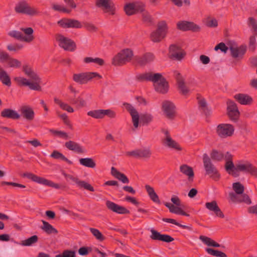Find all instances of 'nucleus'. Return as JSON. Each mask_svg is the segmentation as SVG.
<instances>
[{
    "label": "nucleus",
    "mask_w": 257,
    "mask_h": 257,
    "mask_svg": "<svg viewBox=\"0 0 257 257\" xmlns=\"http://www.w3.org/2000/svg\"><path fill=\"white\" fill-rule=\"evenodd\" d=\"M23 71L27 76L29 79L21 77H16L15 80L19 85L29 86L31 90H40L41 79L32 68L28 65H24L23 67Z\"/></svg>",
    "instance_id": "obj_1"
},
{
    "label": "nucleus",
    "mask_w": 257,
    "mask_h": 257,
    "mask_svg": "<svg viewBox=\"0 0 257 257\" xmlns=\"http://www.w3.org/2000/svg\"><path fill=\"white\" fill-rule=\"evenodd\" d=\"M23 71L27 76L29 79L21 77H16L15 80L19 85L29 86L31 90H40L41 79L32 68L28 65H24L23 67Z\"/></svg>",
    "instance_id": "obj_2"
},
{
    "label": "nucleus",
    "mask_w": 257,
    "mask_h": 257,
    "mask_svg": "<svg viewBox=\"0 0 257 257\" xmlns=\"http://www.w3.org/2000/svg\"><path fill=\"white\" fill-rule=\"evenodd\" d=\"M123 106L131 115L133 123L135 128H137L139 126L140 118V122L143 125H148L152 121L153 116L152 114L146 113L142 114L140 116L137 110L131 104L124 102L123 103Z\"/></svg>",
    "instance_id": "obj_3"
},
{
    "label": "nucleus",
    "mask_w": 257,
    "mask_h": 257,
    "mask_svg": "<svg viewBox=\"0 0 257 257\" xmlns=\"http://www.w3.org/2000/svg\"><path fill=\"white\" fill-rule=\"evenodd\" d=\"M202 160L206 174L209 175L214 180L218 181L220 177V175L212 162L211 158L205 153L203 155Z\"/></svg>",
    "instance_id": "obj_4"
},
{
    "label": "nucleus",
    "mask_w": 257,
    "mask_h": 257,
    "mask_svg": "<svg viewBox=\"0 0 257 257\" xmlns=\"http://www.w3.org/2000/svg\"><path fill=\"white\" fill-rule=\"evenodd\" d=\"M21 30L24 33L25 36L21 32L15 30L9 32L8 35L14 38L27 43H30L33 41L34 39L33 35L34 30L32 28H22Z\"/></svg>",
    "instance_id": "obj_5"
},
{
    "label": "nucleus",
    "mask_w": 257,
    "mask_h": 257,
    "mask_svg": "<svg viewBox=\"0 0 257 257\" xmlns=\"http://www.w3.org/2000/svg\"><path fill=\"white\" fill-rule=\"evenodd\" d=\"M133 56V52L131 49H123L113 57L112 64L115 66L123 65L130 62Z\"/></svg>",
    "instance_id": "obj_6"
},
{
    "label": "nucleus",
    "mask_w": 257,
    "mask_h": 257,
    "mask_svg": "<svg viewBox=\"0 0 257 257\" xmlns=\"http://www.w3.org/2000/svg\"><path fill=\"white\" fill-rule=\"evenodd\" d=\"M168 26L165 21H162L158 23L157 29L153 31L150 35V38L154 42H159L164 39L168 31Z\"/></svg>",
    "instance_id": "obj_7"
},
{
    "label": "nucleus",
    "mask_w": 257,
    "mask_h": 257,
    "mask_svg": "<svg viewBox=\"0 0 257 257\" xmlns=\"http://www.w3.org/2000/svg\"><path fill=\"white\" fill-rule=\"evenodd\" d=\"M94 78L100 79L102 76L97 72H84L74 74L72 79L76 83L82 85L86 84Z\"/></svg>",
    "instance_id": "obj_8"
},
{
    "label": "nucleus",
    "mask_w": 257,
    "mask_h": 257,
    "mask_svg": "<svg viewBox=\"0 0 257 257\" xmlns=\"http://www.w3.org/2000/svg\"><path fill=\"white\" fill-rule=\"evenodd\" d=\"M15 11L17 13L26 14L29 16H35L39 13L36 8L31 7L25 0L21 1L16 4Z\"/></svg>",
    "instance_id": "obj_9"
},
{
    "label": "nucleus",
    "mask_w": 257,
    "mask_h": 257,
    "mask_svg": "<svg viewBox=\"0 0 257 257\" xmlns=\"http://www.w3.org/2000/svg\"><path fill=\"white\" fill-rule=\"evenodd\" d=\"M215 132L220 138L225 139L233 135L234 128L231 124L220 123L216 126Z\"/></svg>",
    "instance_id": "obj_10"
},
{
    "label": "nucleus",
    "mask_w": 257,
    "mask_h": 257,
    "mask_svg": "<svg viewBox=\"0 0 257 257\" xmlns=\"http://www.w3.org/2000/svg\"><path fill=\"white\" fill-rule=\"evenodd\" d=\"M55 37L59 46L65 50L73 51L75 49L76 45L70 39L60 34H56Z\"/></svg>",
    "instance_id": "obj_11"
},
{
    "label": "nucleus",
    "mask_w": 257,
    "mask_h": 257,
    "mask_svg": "<svg viewBox=\"0 0 257 257\" xmlns=\"http://www.w3.org/2000/svg\"><path fill=\"white\" fill-rule=\"evenodd\" d=\"M162 132L164 135L162 139V143L165 147L177 151H180L182 150L180 145L172 138L169 132L167 130L163 129Z\"/></svg>",
    "instance_id": "obj_12"
},
{
    "label": "nucleus",
    "mask_w": 257,
    "mask_h": 257,
    "mask_svg": "<svg viewBox=\"0 0 257 257\" xmlns=\"http://www.w3.org/2000/svg\"><path fill=\"white\" fill-rule=\"evenodd\" d=\"M23 177L27 178L32 181L38 183L39 184H43L46 186H50L56 189L59 188V185L58 184L55 183L51 181L45 179L43 177L38 176L32 173L26 172L21 175Z\"/></svg>",
    "instance_id": "obj_13"
},
{
    "label": "nucleus",
    "mask_w": 257,
    "mask_h": 257,
    "mask_svg": "<svg viewBox=\"0 0 257 257\" xmlns=\"http://www.w3.org/2000/svg\"><path fill=\"white\" fill-rule=\"evenodd\" d=\"M145 4L141 2L128 3L124 7V11L127 16L134 15L145 10Z\"/></svg>",
    "instance_id": "obj_14"
},
{
    "label": "nucleus",
    "mask_w": 257,
    "mask_h": 257,
    "mask_svg": "<svg viewBox=\"0 0 257 257\" xmlns=\"http://www.w3.org/2000/svg\"><path fill=\"white\" fill-rule=\"evenodd\" d=\"M159 75L156 80H153L152 82L156 91L162 94H165L168 90V84L165 78L163 77L161 74L157 73Z\"/></svg>",
    "instance_id": "obj_15"
},
{
    "label": "nucleus",
    "mask_w": 257,
    "mask_h": 257,
    "mask_svg": "<svg viewBox=\"0 0 257 257\" xmlns=\"http://www.w3.org/2000/svg\"><path fill=\"white\" fill-rule=\"evenodd\" d=\"M236 173L243 172L249 173L253 176L257 177V169L248 162L239 163L235 165Z\"/></svg>",
    "instance_id": "obj_16"
},
{
    "label": "nucleus",
    "mask_w": 257,
    "mask_h": 257,
    "mask_svg": "<svg viewBox=\"0 0 257 257\" xmlns=\"http://www.w3.org/2000/svg\"><path fill=\"white\" fill-rule=\"evenodd\" d=\"M63 175L65 177L66 179L68 181L69 180H71L74 182L80 188H84L87 190L91 192H94V189L91 186V184L84 181L79 180L77 177H74L72 175L67 174L65 172L63 173Z\"/></svg>",
    "instance_id": "obj_17"
},
{
    "label": "nucleus",
    "mask_w": 257,
    "mask_h": 257,
    "mask_svg": "<svg viewBox=\"0 0 257 257\" xmlns=\"http://www.w3.org/2000/svg\"><path fill=\"white\" fill-rule=\"evenodd\" d=\"M96 5L101 8L104 13L113 15L115 14V8L111 0H96Z\"/></svg>",
    "instance_id": "obj_18"
},
{
    "label": "nucleus",
    "mask_w": 257,
    "mask_h": 257,
    "mask_svg": "<svg viewBox=\"0 0 257 257\" xmlns=\"http://www.w3.org/2000/svg\"><path fill=\"white\" fill-rule=\"evenodd\" d=\"M227 104V114L229 118L234 121H236L239 116V112L236 104L232 100H228Z\"/></svg>",
    "instance_id": "obj_19"
},
{
    "label": "nucleus",
    "mask_w": 257,
    "mask_h": 257,
    "mask_svg": "<svg viewBox=\"0 0 257 257\" xmlns=\"http://www.w3.org/2000/svg\"><path fill=\"white\" fill-rule=\"evenodd\" d=\"M226 163L225 165V168L226 171L232 176L234 177H237L239 174L236 173V170H235V166L234 165L232 162V156L228 152L225 153V159Z\"/></svg>",
    "instance_id": "obj_20"
},
{
    "label": "nucleus",
    "mask_w": 257,
    "mask_h": 257,
    "mask_svg": "<svg viewBox=\"0 0 257 257\" xmlns=\"http://www.w3.org/2000/svg\"><path fill=\"white\" fill-rule=\"evenodd\" d=\"M177 27L179 30L183 31H192L194 32L200 31V27L193 22L185 21H180L177 24Z\"/></svg>",
    "instance_id": "obj_21"
},
{
    "label": "nucleus",
    "mask_w": 257,
    "mask_h": 257,
    "mask_svg": "<svg viewBox=\"0 0 257 257\" xmlns=\"http://www.w3.org/2000/svg\"><path fill=\"white\" fill-rule=\"evenodd\" d=\"M169 57L171 59L181 60L186 55L185 52L180 47L171 45L169 47Z\"/></svg>",
    "instance_id": "obj_22"
},
{
    "label": "nucleus",
    "mask_w": 257,
    "mask_h": 257,
    "mask_svg": "<svg viewBox=\"0 0 257 257\" xmlns=\"http://www.w3.org/2000/svg\"><path fill=\"white\" fill-rule=\"evenodd\" d=\"M162 109L165 116L169 119H173L175 114V106L170 101L165 100L162 102Z\"/></svg>",
    "instance_id": "obj_23"
},
{
    "label": "nucleus",
    "mask_w": 257,
    "mask_h": 257,
    "mask_svg": "<svg viewBox=\"0 0 257 257\" xmlns=\"http://www.w3.org/2000/svg\"><path fill=\"white\" fill-rule=\"evenodd\" d=\"M58 24L63 28H76L82 27V25L78 20L71 19H63L58 22Z\"/></svg>",
    "instance_id": "obj_24"
},
{
    "label": "nucleus",
    "mask_w": 257,
    "mask_h": 257,
    "mask_svg": "<svg viewBox=\"0 0 257 257\" xmlns=\"http://www.w3.org/2000/svg\"><path fill=\"white\" fill-rule=\"evenodd\" d=\"M228 196L230 200L233 203L244 202L248 205L251 203L250 199L246 194L240 195L235 192H229Z\"/></svg>",
    "instance_id": "obj_25"
},
{
    "label": "nucleus",
    "mask_w": 257,
    "mask_h": 257,
    "mask_svg": "<svg viewBox=\"0 0 257 257\" xmlns=\"http://www.w3.org/2000/svg\"><path fill=\"white\" fill-rule=\"evenodd\" d=\"M231 56L237 60L241 59L243 58L246 51L245 46L241 45L239 47H235L231 46L229 47Z\"/></svg>",
    "instance_id": "obj_26"
},
{
    "label": "nucleus",
    "mask_w": 257,
    "mask_h": 257,
    "mask_svg": "<svg viewBox=\"0 0 257 257\" xmlns=\"http://www.w3.org/2000/svg\"><path fill=\"white\" fill-rule=\"evenodd\" d=\"M174 76L175 78L178 88L183 95H186L189 92V89L185 84L184 79L181 74L177 71L174 72Z\"/></svg>",
    "instance_id": "obj_27"
},
{
    "label": "nucleus",
    "mask_w": 257,
    "mask_h": 257,
    "mask_svg": "<svg viewBox=\"0 0 257 257\" xmlns=\"http://www.w3.org/2000/svg\"><path fill=\"white\" fill-rule=\"evenodd\" d=\"M106 205L108 209L118 214H125L130 213V211L124 207L118 205L110 201H107Z\"/></svg>",
    "instance_id": "obj_28"
},
{
    "label": "nucleus",
    "mask_w": 257,
    "mask_h": 257,
    "mask_svg": "<svg viewBox=\"0 0 257 257\" xmlns=\"http://www.w3.org/2000/svg\"><path fill=\"white\" fill-rule=\"evenodd\" d=\"M151 232L152 234L150 235V238L153 240H160L166 242H170L174 240L170 235L168 234H162L154 229H152Z\"/></svg>",
    "instance_id": "obj_29"
},
{
    "label": "nucleus",
    "mask_w": 257,
    "mask_h": 257,
    "mask_svg": "<svg viewBox=\"0 0 257 257\" xmlns=\"http://www.w3.org/2000/svg\"><path fill=\"white\" fill-rule=\"evenodd\" d=\"M206 208L210 211L214 212L216 216L223 218L224 215L215 200L205 203Z\"/></svg>",
    "instance_id": "obj_30"
},
{
    "label": "nucleus",
    "mask_w": 257,
    "mask_h": 257,
    "mask_svg": "<svg viewBox=\"0 0 257 257\" xmlns=\"http://www.w3.org/2000/svg\"><path fill=\"white\" fill-rule=\"evenodd\" d=\"M154 55L151 53H147L140 56L136 57L135 59L138 64L144 66L154 61Z\"/></svg>",
    "instance_id": "obj_31"
},
{
    "label": "nucleus",
    "mask_w": 257,
    "mask_h": 257,
    "mask_svg": "<svg viewBox=\"0 0 257 257\" xmlns=\"http://www.w3.org/2000/svg\"><path fill=\"white\" fill-rule=\"evenodd\" d=\"M65 146L69 150L76 152L79 154L86 153V150L78 143L69 141L65 143Z\"/></svg>",
    "instance_id": "obj_32"
},
{
    "label": "nucleus",
    "mask_w": 257,
    "mask_h": 257,
    "mask_svg": "<svg viewBox=\"0 0 257 257\" xmlns=\"http://www.w3.org/2000/svg\"><path fill=\"white\" fill-rule=\"evenodd\" d=\"M20 112L23 117L27 120L31 121L34 118L35 112L29 105L22 106L20 108Z\"/></svg>",
    "instance_id": "obj_33"
},
{
    "label": "nucleus",
    "mask_w": 257,
    "mask_h": 257,
    "mask_svg": "<svg viewBox=\"0 0 257 257\" xmlns=\"http://www.w3.org/2000/svg\"><path fill=\"white\" fill-rule=\"evenodd\" d=\"M180 171L188 177L189 181H193L194 177V173L193 168L186 165L183 164L180 166Z\"/></svg>",
    "instance_id": "obj_34"
},
{
    "label": "nucleus",
    "mask_w": 257,
    "mask_h": 257,
    "mask_svg": "<svg viewBox=\"0 0 257 257\" xmlns=\"http://www.w3.org/2000/svg\"><path fill=\"white\" fill-rule=\"evenodd\" d=\"M234 98L242 105H249L252 102L251 97L246 94L238 93L235 95Z\"/></svg>",
    "instance_id": "obj_35"
},
{
    "label": "nucleus",
    "mask_w": 257,
    "mask_h": 257,
    "mask_svg": "<svg viewBox=\"0 0 257 257\" xmlns=\"http://www.w3.org/2000/svg\"><path fill=\"white\" fill-rule=\"evenodd\" d=\"M159 75L156 73H153L152 72L145 73L143 74H140L137 75L136 77V79L139 81H153V80H156L157 77Z\"/></svg>",
    "instance_id": "obj_36"
},
{
    "label": "nucleus",
    "mask_w": 257,
    "mask_h": 257,
    "mask_svg": "<svg viewBox=\"0 0 257 257\" xmlns=\"http://www.w3.org/2000/svg\"><path fill=\"white\" fill-rule=\"evenodd\" d=\"M1 116L3 117L11 118L14 119H19L20 115L15 110L10 108L4 109L1 112Z\"/></svg>",
    "instance_id": "obj_37"
},
{
    "label": "nucleus",
    "mask_w": 257,
    "mask_h": 257,
    "mask_svg": "<svg viewBox=\"0 0 257 257\" xmlns=\"http://www.w3.org/2000/svg\"><path fill=\"white\" fill-rule=\"evenodd\" d=\"M111 174L115 178L121 181L123 183H128L129 180L127 177L123 173L119 172L114 167H112L111 168Z\"/></svg>",
    "instance_id": "obj_38"
},
{
    "label": "nucleus",
    "mask_w": 257,
    "mask_h": 257,
    "mask_svg": "<svg viewBox=\"0 0 257 257\" xmlns=\"http://www.w3.org/2000/svg\"><path fill=\"white\" fill-rule=\"evenodd\" d=\"M210 156L211 160L214 161L221 162L225 159V153L224 154L221 151L217 150H213L210 154Z\"/></svg>",
    "instance_id": "obj_39"
},
{
    "label": "nucleus",
    "mask_w": 257,
    "mask_h": 257,
    "mask_svg": "<svg viewBox=\"0 0 257 257\" xmlns=\"http://www.w3.org/2000/svg\"><path fill=\"white\" fill-rule=\"evenodd\" d=\"M42 222L43 225L41 227V228L46 233L48 234L58 233V230L49 223L44 220H42Z\"/></svg>",
    "instance_id": "obj_40"
},
{
    "label": "nucleus",
    "mask_w": 257,
    "mask_h": 257,
    "mask_svg": "<svg viewBox=\"0 0 257 257\" xmlns=\"http://www.w3.org/2000/svg\"><path fill=\"white\" fill-rule=\"evenodd\" d=\"M0 80L2 82L8 86L11 85V81L10 76L7 72L0 66Z\"/></svg>",
    "instance_id": "obj_41"
},
{
    "label": "nucleus",
    "mask_w": 257,
    "mask_h": 257,
    "mask_svg": "<svg viewBox=\"0 0 257 257\" xmlns=\"http://www.w3.org/2000/svg\"><path fill=\"white\" fill-rule=\"evenodd\" d=\"M145 188L149 197L153 201L156 203L160 202L159 197L155 192V190L153 187L149 185H146L145 186Z\"/></svg>",
    "instance_id": "obj_42"
},
{
    "label": "nucleus",
    "mask_w": 257,
    "mask_h": 257,
    "mask_svg": "<svg viewBox=\"0 0 257 257\" xmlns=\"http://www.w3.org/2000/svg\"><path fill=\"white\" fill-rule=\"evenodd\" d=\"M79 161L81 165L86 167L94 168L96 166L95 161L91 158H81Z\"/></svg>",
    "instance_id": "obj_43"
},
{
    "label": "nucleus",
    "mask_w": 257,
    "mask_h": 257,
    "mask_svg": "<svg viewBox=\"0 0 257 257\" xmlns=\"http://www.w3.org/2000/svg\"><path fill=\"white\" fill-rule=\"evenodd\" d=\"M70 102L72 104L76 105V106L78 108L85 107L86 105L85 100L80 96L71 98Z\"/></svg>",
    "instance_id": "obj_44"
},
{
    "label": "nucleus",
    "mask_w": 257,
    "mask_h": 257,
    "mask_svg": "<svg viewBox=\"0 0 257 257\" xmlns=\"http://www.w3.org/2000/svg\"><path fill=\"white\" fill-rule=\"evenodd\" d=\"M54 102L58 104L60 107L63 110L67 111L69 112H74L73 108L68 104L63 102L61 100L57 98H54Z\"/></svg>",
    "instance_id": "obj_45"
},
{
    "label": "nucleus",
    "mask_w": 257,
    "mask_h": 257,
    "mask_svg": "<svg viewBox=\"0 0 257 257\" xmlns=\"http://www.w3.org/2000/svg\"><path fill=\"white\" fill-rule=\"evenodd\" d=\"M87 115L96 119H101L104 117L103 109H96L89 111Z\"/></svg>",
    "instance_id": "obj_46"
},
{
    "label": "nucleus",
    "mask_w": 257,
    "mask_h": 257,
    "mask_svg": "<svg viewBox=\"0 0 257 257\" xmlns=\"http://www.w3.org/2000/svg\"><path fill=\"white\" fill-rule=\"evenodd\" d=\"M52 158L56 159H60L64 161L69 164H72V162L70 160H68L65 157L62 153H60L57 151H54L50 156Z\"/></svg>",
    "instance_id": "obj_47"
},
{
    "label": "nucleus",
    "mask_w": 257,
    "mask_h": 257,
    "mask_svg": "<svg viewBox=\"0 0 257 257\" xmlns=\"http://www.w3.org/2000/svg\"><path fill=\"white\" fill-rule=\"evenodd\" d=\"M38 237L37 235H34L31 237L22 240L21 244L23 246H31L38 241Z\"/></svg>",
    "instance_id": "obj_48"
},
{
    "label": "nucleus",
    "mask_w": 257,
    "mask_h": 257,
    "mask_svg": "<svg viewBox=\"0 0 257 257\" xmlns=\"http://www.w3.org/2000/svg\"><path fill=\"white\" fill-rule=\"evenodd\" d=\"M232 189L237 194L240 195L244 194L243 193L244 190V187L243 185L239 182L233 183Z\"/></svg>",
    "instance_id": "obj_49"
},
{
    "label": "nucleus",
    "mask_w": 257,
    "mask_h": 257,
    "mask_svg": "<svg viewBox=\"0 0 257 257\" xmlns=\"http://www.w3.org/2000/svg\"><path fill=\"white\" fill-rule=\"evenodd\" d=\"M199 108L206 115H209L210 114V110L207 106V103L205 100L203 98L200 99L198 101Z\"/></svg>",
    "instance_id": "obj_50"
},
{
    "label": "nucleus",
    "mask_w": 257,
    "mask_h": 257,
    "mask_svg": "<svg viewBox=\"0 0 257 257\" xmlns=\"http://www.w3.org/2000/svg\"><path fill=\"white\" fill-rule=\"evenodd\" d=\"M84 62L85 63H94L100 66H102L104 64V60L102 59L99 58H93L92 57H85L84 59Z\"/></svg>",
    "instance_id": "obj_51"
},
{
    "label": "nucleus",
    "mask_w": 257,
    "mask_h": 257,
    "mask_svg": "<svg viewBox=\"0 0 257 257\" xmlns=\"http://www.w3.org/2000/svg\"><path fill=\"white\" fill-rule=\"evenodd\" d=\"M139 150V158L149 159L152 155V152L149 148L140 149Z\"/></svg>",
    "instance_id": "obj_52"
},
{
    "label": "nucleus",
    "mask_w": 257,
    "mask_h": 257,
    "mask_svg": "<svg viewBox=\"0 0 257 257\" xmlns=\"http://www.w3.org/2000/svg\"><path fill=\"white\" fill-rule=\"evenodd\" d=\"M89 230L91 233L93 235V236L96 238L97 240L100 241H102L105 239V237L97 229L90 228Z\"/></svg>",
    "instance_id": "obj_53"
},
{
    "label": "nucleus",
    "mask_w": 257,
    "mask_h": 257,
    "mask_svg": "<svg viewBox=\"0 0 257 257\" xmlns=\"http://www.w3.org/2000/svg\"><path fill=\"white\" fill-rule=\"evenodd\" d=\"M206 251L207 252L213 256H217V257H226V254L220 251L215 250L211 248H207L206 249Z\"/></svg>",
    "instance_id": "obj_54"
},
{
    "label": "nucleus",
    "mask_w": 257,
    "mask_h": 257,
    "mask_svg": "<svg viewBox=\"0 0 257 257\" xmlns=\"http://www.w3.org/2000/svg\"><path fill=\"white\" fill-rule=\"evenodd\" d=\"M142 12L143 21L145 23L151 25L153 23V18L150 14L147 11H145V10Z\"/></svg>",
    "instance_id": "obj_55"
},
{
    "label": "nucleus",
    "mask_w": 257,
    "mask_h": 257,
    "mask_svg": "<svg viewBox=\"0 0 257 257\" xmlns=\"http://www.w3.org/2000/svg\"><path fill=\"white\" fill-rule=\"evenodd\" d=\"M205 25L209 28H215L218 26V22L216 19L209 17L206 19Z\"/></svg>",
    "instance_id": "obj_56"
},
{
    "label": "nucleus",
    "mask_w": 257,
    "mask_h": 257,
    "mask_svg": "<svg viewBox=\"0 0 257 257\" xmlns=\"http://www.w3.org/2000/svg\"><path fill=\"white\" fill-rule=\"evenodd\" d=\"M7 63L10 67L19 68L21 65V62L19 60L11 56L7 61Z\"/></svg>",
    "instance_id": "obj_57"
},
{
    "label": "nucleus",
    "mask_w": 257,
    "mask_h": 257,
    "mask_svg": "<svg viewBox=\"0 0 257 257\" xmlns=\"http://www.w3.org/2000/svg\"><path fill=\"white\" fill-rule=\"evenodd\" d=\"M162 220H163V221H164L165 222L174 224H175L177 226H178L179 227H181L184 229H187L189 230H191V228L190 227L187 226V225H182V224H180L179 223L177 222L174 219L164 218L162 219Z\"/></svg>",
    "instance_id": "obj_58"
},
{
    "label": "nucleus",
    "mask_w": 257,
    "mask_h": 257,
    "mask_svg": "<svg viewBox=\"0 0 257 257\" xmlns=\"http://www.w3.org/2000/svg\"><path fill=\"white\" fill-rule=\"evenodd\" d=\"M55 257H76V253L74 250L67 249L62 253L56 255Z\"/></svg>",
    "instance_id": "obj_59"
},
{
    "label": "nucleus",
    "mask_w": 257,
    "mask_h": 257,
    "mask_svg": "<svg viewBox=\"0 0 257 257\" xmlns=\"http://www.w3.org/2000/svg\"><path fill=\"white\" fill-rule=\"evenodd\" d=\"M23 47V45L21 44H10L7 46V49L9 51L15 52L20 50Z\"/></svg>",
    "instance_id": "obj_60"
},
{
    "label": "nucleus",
    "mask_w": 257,
    "mask_h": 257,
    "mask_svg": "<svg viewBox=\"0 0 257 257\" xmlns=\"http://www.w3.org/2000/svg\"><path fill=\"white\" fill-rule=\"evenodd\" d=\"M49 131L55 136H59L60 137L64 138L65 139H67L68 138V135L66 133L64 132L54 130L53 129L50 130Z\"/></svg>",
    "instance_id": "obj_61"
},
{
    "label": "nucleus",
    "mask_w": 257,
    "mask_h": 257,
    "mask_svg": "<svg viewBox=\"0 0 257 257\" xmlns=\"http://www.w3.org/2000/svg\"><path fill=\"white\" fill-rule=\"evenodd\" d=\"M248 25L252 27L256 34H257V22L255 19L252 17L248 18Z\"/></svg>",
    "instance_id": "obj_62"
},
{
    "label": "nucleus",
    "mask_w": 257,
    "mask_h": 257,
    "mask_svg": "<svg viewBox=\"0 0 257 257\" xmlns=\"http://www.w3.org/2000/svg\"><path fill=\"white\" fill-rule=\"evenodd\" d=\"M10 56L8 53L0 49V61L1 62H7Z\"/></svg>",
    "instance_id": "obj_63"
},
{
    "label": "nucleus",
    "mask_w": 257,
    "mask_h": 257,
    "mask_svg": "<svg viewBox=\"0 0 257 257\" xmlns=\"http://www.w3.org/2000/svg\"><path fill=\"white\" fill-rule=\"evenodd\" d=\"M52 8L55 11L62 12L68 14L70 13L71 12L70 10L67 9L64 7L59 5L54 4L53 5Z\"/></svg>",
    "instance_id": "obj_64"
}]
</instances>
